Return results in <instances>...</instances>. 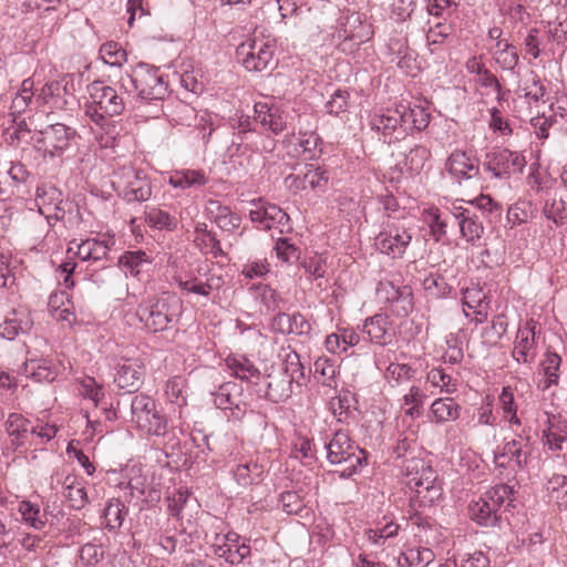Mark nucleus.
I'll return each mask as SVG.
<instances>
[{
  "mask_svg": "<svg viewBox=\"0 0 567 567\" xmlns=\"http://www.w3.org/2000/svg\"><path fill=\"white\" fill-rule=\"evenodd\" d=\"M408 485L415 492L421 505L431 506L442 496V487L435 471L422 458L406 457L401 465Z\"/></svg>",
  "mask_w": 567,
  "mask_h": 567,
  "instance_id": "nucleus-1",
  "label": "nucleus"
},
{
  "mask_svg": "<svg viewBox=\"0 0 567 567\" xmlns=\"http://www.w3.org/2000/svg\"><path fill=\"white\" fill-rule=\"evenodd\" d=\"M118 84L124 92H136L141 99L147 101L163 100L167 94V83L159 70L146 63H140L131 73L122 75Z\"/></svg>",
  "mask_w": 567,
  "mask_h": 567,
  "instance_id": "nucleus-2",
  "label": "nucleus"
},
{
  "mask_svg": "<svg viewBox=\"0 0 567 567\" xmlns=\"http://www.w3.org/2000/svg\"><path fill=\"white\" fill-rule=\"evenodd\" d=\"M178 310V299L175 296L163 293L142 301L136 309L135 317L150 331L158 332L169 328L176 320Z\"/></svg>",
  "mask_w": 567,
  "mask_h": 567,
  "instance_id": "nucleus-3",
  "label": "nucleus"
},
{
  "mask_svg": "<svg viewBox=\"0 0 567 567\" xmlns=\"http://www.w3.org/2000/svg\"><path fill=\"white\" fill-rule=\"evenodd\" d=\"M514 487L507 484H497L489 488L477 501L468 506V515L482 526H494L498 520V511L502 506H509L513 502Z\"/></svg>",
  "mask_w": 567,
  "mask_h": 567,
  "instance_id": "nucleus-4",
  "label": "nucleus"
},
{
  "mask_svg": "<svg viewBox=\"0 0 567 567\" xmlns=\"http://www.w3.org/2000/svg\"><path fill=\"white\" fill-rule=\"evenodd\" d=\"M87 90L91 102L85 106V115L93 123H102L103 118L114 117L124 111L125 102L115 89L95 81Z\"/></svg>",
  "mask_w": 567,
  "mask_h": 567,
  "instance_id": "nucleus-5",
  "label": "nucleus"
},
{
  "mask_svg": "<svg viewBox=\"0 0 567 567\" xmlns=\"http://www.w3.org/2000/svg\"><path fill=\"white\" fill-rule=\"evenodd\" d=\"M327 458L331 464H348L341 477H350L365 461V452L350 439L347 432L337 431L326 444Z\"/></svg>",
  "mask_w": 567,
  "mask_h": 567,
  "instance_id": "nucleus-6",
  "label": "nucleus"
},
{
  "mask_svg": "<svg viewBox=\"0 0 567 567\" xmlns=\"http://www.w3.org/2000/svg\"><path fill=\"white\" fill-rule=\"evenodd\" d=\"M112 185L127 202H145L152 195L151 183L142 169L125 165L114 172Z\"/></svg>",
  "mask_w": 567,
  "mask_h": 567,
  "instance_id": "nucleus-7",
  "label": "nucleus"
},
{
  "mask_svg": "<svg viewBox=\"0 0 567 567\" xmlns=\"http://www.w3.org/2000/svg\"><path fill=\"white\" fill-rule=\"evenodd\" d=\"M78 136L76 130L63 123H55L38 131L32 136L34 146L44 155L61 156Z\"/></svg>",
  "mask_w": 567,
  "mask_h": 567,
  "instance_id": "nucleus-8",
  "label": "nucleus"
},
{
  "mask_svg": "<svg viewBox=\"0 0 567 567\" xmlns=\"http://www.w3.org/2000/svg\"><path fill=\"white\" fill-rule=\"evenodd\" d=\"M249 218L260 230L278 229L280 234H285L291 229L289 215L278 205L261 198L251 202Z\"/></svg>",
  "mask_w": 567,
  "mask_h": 567,
  "instance_id": "nucleus-9",
  "label": "nucleus"
},
{
  "mask_svg": "<svg viewBox=\"0 0 567 567\" xmlns=\"http://www.w3.org/2000/svg\"><path fill=\"white\" fill-rule=\"evenodd\" d=\"M237 54L241 58L246 70L261 72L274 60V43L264 38L254 37L238 47Z\"/></svg>",
  "mask_w": 567,
  "mask_h": 567,
  "instance_id": "nucleus-10",
  "label": "nucleus"
},
{
  "mask_svg": "<svg viewBox=\"0 0 567 567\" xmlns=\"http://www.w3.org/2000/svg\"><path fill=\"white\" fill-rule=\"evenodd\" d=\"M539 333L540 326L534 319L526 320L518 327L512 351V357L517 363L528 365L534 363L538 352L537 336Z\"/></svg>",
  "mask_w": 567,
  "mask_h": 567,
  "instance_id": "nucleus-11",
  "label": "nucleus"
},
{
  "mask_svg": "<svg viewBox=\"0 0 567 567\" xmlns=\"http://www.w3.org/2000/svg\"><path fill=\"white\" fill-rule=\"evenodd\" d=\"M210 546L214 555L230 565H239L250 555V546L235 532L216 533Z\"/></svg>",
  "mask_w": 567,
  "mask_h": 567,
  "instance_id": "nucleus-12",
  "label": "nucleus"
},
{
  "mask_svg": "<svg viewBox=\"0 0 567 567\" xmlns=\"http://www.w3.org/2000/svg\"><path fill=\"white\" fill-rule=\"evenodd\" d=\"M377 295L388 305L390 312L399 318L408 317L413 310V293L409 286H395L391 281H381Z\"/></svg>",
  "mask_w": 567,
  "mask_h": 567,
  "instance_id": "nucleus-13",
  "label": "nucleus"
},
{
  "mask_svg": "<svg viewBox=\"0 0 567 567\" xmlns=\"http://www.w3.org/2000/svg\"><path fill=\"white\" fill-rule=\"evenodd\" d=\"M217 409L228 411L229 416L240 420L247 412L248 402L241 384L233 381L225 382L212 393Z\"/></svg>",
  "mask_w": 567,
  "mask_h": 567,
  "instance_id": "nucleus-14",
  "label": "nucleus"
},
{
  "mask_svg": "<svg viewBox=\"0 0 567 567\" xmlns=\"http://www.w3.org/2000/svg\"><path fill=\"white\" fill-rule=\"evenodd\" d=\"M532 451L530 439L527 435L518 434L506 441L502 449L494 454V462L497 466L509 467L514 465L518 470L527 466Z\"/></svg>",
  "mask_w": 567,
  "mask_h": 567,
  "instance_id": "nucleus-15",
  "label": "nucleus"
},
{
  "mask_svg": "<svg viewBox=\"0 0 567 567\" xmlns=\"http://www.w3.org/2000/svg\"><path fill=\"white\" fill-rule=\"evenodd\" d=\"M72 86L73 83L66 76L50 81L42 86L35 102L51 110H66L75 103Z\"/></svg>",
  "mask_w": 567,
  "mask_h": 567,
  "instance_id": "nucleus-16",
  "label": "nucleus"
},
{
  "mask_svg": "<svg viewBox=\"0 0 567 567\" xmlns=\"http://www.w3.org/2000/svg\"><path fill=\"white\" fill-rule=\"evenodd\" d=\"M525 164V158L519 153L499 148L486 155L484 168L495 178H505L513 173H520Z\"/></svg>",
  "mask_w": 567,
  "mask_h": 567,
  "instance_id": "nucleus-17",
  "label": "nucleus"
},
{
  "mask_svg": "<svg viewBox=\"0 0 567 567\" xmlns=\"http://www.w3.org/2000/svg\"><path fill=\"white\" fill-rule=\"evenodd\" d=\"M328 179L329 176L324 169L308 164L303 168L286 176L285 186L291 193L298 194L309 189H323L328 184Z\"/></svg>",
  "mask_w": 567,
  "mask_h": 567,
  "instance_id": "nucleus-18",
  "label": "nucleus"
},
{
  "mask_svg": "<svg viewBox=\"0 0 567 567\" xmlns=\"http://www.w3.org/2000/svg\"><path fill=\"white\" fill-rule=\"evenodd\" d=\"M412 239L404 227L388 223L384 229L375 237L377 249L392 258H400L405 252Z\"/></svg>",
  "mask_w": 567,
  "mask_h": 567,
  "instance_id": "nucleus-19",
  "label": "nucleus"
},
{
  "mask_svg": "<svg viewBox=\"0 0 567 567\" xmlns=\"http://www.w3.org/2000/svg\"><path fill=\"white\" fill-rule=\"evenodd\" d=\"M64 204L62 193L54 186L42 185L37 188L35 206L50 226L64 218Z\"/></svg>",
  "mask_w": 567,
  "mask_h": 567,
  "instance_id": "nucleus-20",
  "label": "nucleus"
},
{
  "mask_svg": "<svg viewBox=\"0 0 567 567\" xmlns=\"http://www.w3.org/2000/svg\"><path fill=\"white\" fill-rule=\"evenodd\" d=\"M145 368L138 359H122L116 365L115 384L126 392L137 391L144 381Z\"/></svg>",
  "mask_w": 567,
  "mask_h": 567,
  "instance_id": "nucleus-21",
  "label": "nucleus"
},
{
  "mask_svg": "<svg viewBox=\"0 0 567 567\" xmlns=\"http://www.w3.org/2000/svg\"><path fill=\"white\" fill-rule=\"evenodd\" d=\"M464 315L476 323H483L488 318L489 302L486 293L477 285H471L462 291Z\"/></svg>",
  "mask_w": 567,
  "mask_h": 567,
  "instance_id": "nucleus-22",
  "label": "nucleus"
},
{
  "mask_svg": "<svg viewBox=\"0 0 567 567\" xmlns=\"http://www.w3.org/2000/svg\"><path fill=\"white\" fill-rule=\"evenodd\" d=\"M74 254L83 261L97 262L107 258L111 247L114 245V238L107 237L100 239L97 237L87 238L81 243L72 241L69 247V252L74 250Z\"/></svg>",
  "mask_w": 567,
  "mask_h": 567,
  "instance_id": "nucleus-23",
  "label": "nucleus"
},
{
  "mask_svg": "<svg viewBox=\"0 0 567 567\" xmlns=\"http://www.w3.org/2000/svg\"><path fill=\"white\" fill-rule=\"evenodd\" d=\"M445 168L454 178L471 179L478 175L480 162L474 155L455 150L447 157Z\"/></svg>",
  "mask_w": 567,
  "mask_h": 567,
  "instance_id": "nucleus-24",
  "label": "nucleus"
},
{
  "mask_svg": "<svg viewBox=\"0 0 567 567\" xmlns=\"http://www.w3.org/2000/svg\"><path fill=\"white\" fill-rule=\"evenodd\" d=\"M363 332L369 336L372 343L381 347L390 344L396 336V329L386 313H377L368 318L363 324Z\"/></svg>",
  "mask_w": 567,
  "mask_h": 567,
  "instance_id": "nucleus-25",
  "label": "nucleus"
},
{
  "mask_svg": "<svg viewBox=\"0 0 567 567\" xmlns=\"http://www.w3.org/2000/svg\"><path fill=\"white\" fill-rule=\"evenodd\" d=\"M255 121L274 134L289 126V114L276 105L259 102L255 104Z\"/></svg>",
  "mask_w": 567,
  "mask_h": 567,
  "instance_id": "nucleus-26",
  "label": "nucleus"
},
{
  "mask_svg": "<svg viewBox=\"0 0 567 567\" xmlns=\"http://www.w3.org/2000/svg\"><path fill=\"white\" fill-rule=\"evenodd\" d=\"M285 143L288 148H291V152L305 161H311L321 153V140L315 131H300L298 136L287 137Z\"/></svg>",
  "mask_w": 567,
  "mask_h": 567,
  "instance_id": "nucleus-27",
  "label": "nucleus"
},
{
  "mask_svg": "<svg viewBox=\"0 0 567 567\" xmlns=\"http://www.w3.org/2000/svg\"><path fill=\"white\" fill-rule=\"evenodd\" d=\"M405 105L400 104L393 109H386L383 113L372 118L371 126L384 136L393 134L396 130L408 124Z\"/></svg>",
  "mask_w": 567,
  "mask_h": 567,
  "instance_id": "nucleus-28",
  "label": "nucleus"
},
{
  "mask_svg": "<svg viewBox=\"0 0 567 567\" xmlns=\"http://www.w3.org/2000/svg\"><path fill=\"white\" fill-rule=\"evenodd\" d=\"M60 372V365L47 358L27 359L22 365V373L37 382H52Z\"/></svg>",
  "mask_w": 567,
  "mask_h": 567,
  "instance_id": "nucleus-29",
  "label": "nucleus"
},
{
  "mask_svg": "<svg viewBox=\"0 0 567 567\" xmlns=\"http://www.w3.org/2000/svg\"><path fill=\"white\" fill-rule=\"evenodd\" d=\"M462 406L451 396L435 399L429 409V421L444 424L456 421L461 415Z\"/></svg>",
  "mask_w": 567,
  "mask_h": 567,
  "instance_id": "nucleus-30",
  "label": "nucleus"
},
{
  "mask_svg": "<svg viewBox=\"0 0 567 567\" xmlns=\"http://www.w3.org/2000/svg\"><path fill=\"white\" fill-rule=\"evenodd\" d=\"M391 351H382L375 354V365L379 370H385V379L391 386L399 385L403 382L409 381L413 375V370L405 363H390L386 365L390 359Z\"/></svg>",
  "mask_w": 567,
  "mask_h": 567,
  "instance_id": "nucleus-31",
  "label": "nucleus"
},
{
  "mask_svg": "<svg viewBox=\"0 0 567 567\" xmlns=\"http://www.w3.org/2000/svg\"><path fill=\"white\" fill-rule=\"evenodd\" d=\"M32 324V318L27 309H14L0 324V334L8 340H13L19 333L29 331Z\"/></svg>",
  "mask_w": 567,
  "mask_h": 567,
  "instance_id": "nucleus-32",
  "label": "nucleus"
},
{
  "mask_svg": "<svg viewBox=\"0 0 567 567\" xmlns=\"http://www.w3.org/2000/svg\"><path fill=\"white\" fill-rule=\"evenodd\" d=\"M272 328L284 334L305 336L311 331L310 322L299 312L293 315L278 313L272 320Z\"/></svg>",
  "mask_w": 567,
  "mask_h": 567,
  "instance_id": "nucleus-33",
  "label": "nucleus"
},
{
  "mask_svg": "<svg viewBox=\"0 0 567 567\" xmlns=\"http://www.w3.org/2000/svg\"><path fill=\"white\" fill-rule=\"evenodd\" d=\"M4 429L13 450H19L25 445L31 429L30 421L24 415L17 412L10 413L4 423Z\"/></svg>",
  "mask_w": 567,
  "mask_h": 567,
  "instance_id": "nucleus-34",
  "label": "nucleus"
},
{
  "mask_svg": "<svg viewBox=\"0 0 567 567\" xmlns=\"http://www.w3.org/2000/svg\"><path fill=\"white\" fill-rule=\"evenodd\" d=\"M225 364L235 378L243 381L257 383L260 378L258 368L244 355H228L225 359Z\"/></svg>",
  "mask_w": 567,
  "mask_h": 567,
  "instance_id": "nucleus-35",
  "label": "nucleus"
},
{
  "mask_svg": "<svg viewBox=\"0 0 567 567\" xmlns=\"http://www.w3.org/2000/svg\"><path fill=\"white\" fill-rule=\"evenodd\" d=\"M292 381L281 372L270 373L266 382V398L272 402L285 401L292 393Z\"/></svg>",
  "mask_w": 567,
  "mask_h": 567,
  "instance_id": "nucleus-36",
  "label": "nucleus"
},
{
  "mask_svg": "<svg viewBox=\"0 0 567 567\" xmlns=\"http://www.w3.org/2000/svg\"><path fill=\"white\" fill-rule=\"evenodd\" d=\"M168 183L174 188L200 187L208 183V177L202 169H179L171 174Z\"/></svg>",
  "mask_w": 567,
  "mask_h": 567,
  "instance_id": "nucleus-37",
  "label": "nucleus"
},
{
  "mask_svg": "<svg viewBox=\"0 0 567 567\" xmlns=\"http://www.w3.org/2000/svg\"><path fill=\"white\" fill-rule=\"evenodd\" d=\"M560 364L561 358L556 352L549 350L545 352L539 364V373L543 375L539 386L543 391L558 383Z\"/></svg>",
  "mask_w": 567,
  "mask_h": 567,
  "instance_id": "nucleus-38",
  "label": "nucleus"
},
{
  "mask_svg": "<svg viewBox=\"0 0 567 567\" xmlns=\"http://www.w3.org/2000/svg\"><path fill=\"white\" fill-rule=\"evenodd\" d=\"M207 210L213 216L217 226L223 230L233 231L240 226V217L231 212L228 206L220 205L216 200H210Z\"/></svg>",
  "mask_w": 567,
  "mask_h": 567,
  "instance_id": "nucleus-39",
  "label": "nucleus"
},
{
  "mask_svg": "<svg viewBox=\"0 0 567 567\" xmlns=\"http://www.w3.org/2000/svg\"><path fill=\"white\" fill-rule=\"evenodd\" d=\"M546 444L551 451L563 450V444L567 441V423L558 416L548 417V426L544 430Z\"/></svg>",
  "mask_w": 567,
  "mask_h": 567,
  "instance_id": "nucleus-40",
  "label": "nucleus"
},
{
  "mask_svg": "<svg viewBox=\"0 0 567 567\" xmlns=\"http://www.w3.org/2000/svg\"><path fill=\"white\" fill-rule=\"evenodd\" d=\"M151 264V257L142 250L125 251L118 259V265L132 277H137Z\"/></svg>",
  "mask_w": 567,
  "mask_h": 567,
  "instance_id": "nucleus-41",
  "label": "nucleus"
},
{
  "mask_svg": "<svg viewBox=\"0 0 567 567\" xmlns=\"http://www.w3.org/2000/svg\"><path fill=\"white\" fill-rule=\"evenodd\" d=\"M435 558L432 549L425 547L409 548L398 557L400 567H426Z\"/></svg>",
  "mask_w": 567,
  "mask_h": 567,
  "instance_id": "nucleus-42",
  "label": "nucleus"
},
{
  "mask_svg": "<svg viewBox=\"0 0 567 567\" xmlns=\"http://www.w3.org/2000/svg\"><path fill=\"white\" fill-rule=\"evenodd\" d=\"M494 59L504 70H514L518 64L516 48L507 40H498L495 44Z\"/></svg>",
  "mask_w": 567,
  "mask_h": 567,
  "instance_id": "nucleus-43",
  "label": "nucleus"
},
{
  "mask_svg": "<svg viewBox=\"0 0 567 567\" xmlns=\"http://www.w3.org/2000/svg\"><path fill=\"white\" fill-rule=\"evenodd\" d=\"M167 116L178 125H192L196 120V110L184 101H173L167 105Z\"/></svg>",
  "mask_w": 567,
  "mask_h": 567,
  "instance_id": "nucleus-44",
  "label": "nucleus"
},
{
  "mask_svg": "<svg viewBox=\"0 0 567 567\" xmlns=\"http://www.w3.org/2000/svg\"><path fill=\"white\" fill-rule=\"evenodd\" d=\"M549 501L559 508L567 509V477L564 475H554L546 484Z\"/></svg>",
  "mask_w": 567,
  "mask_h": 567,
  "instance_id": "nucleus-45",
  "label": "nucleus"
},
{
  "mask_svg": "<svg viewBox=\"0 0 567 567\" xmlns=\"http://www.w3.org/2000/svg\"><path fill=\"white\" fill-rule=\"evenodd\" d=\"M65 492L64 496L70 503V506L74 509L83 508L87 502L89 497L85 491V487L76 481L75 477L68 476L65 478Z\"/></svg>",
  "mask_w": 567,
  "mask_h": 567,
  "instance_id": "nucleus-46",
  "label": "nucleus"
},
{
  "mask_svg": "<svg viewBox=\"0 0 567 567\" xmlns=\"http://www.w3.org/2000/svg\"><path fill=\"white\" fill-rule=\"evenodd\" d=\"M127 507L118 498H112L104 509L105 527L114 530L122 526Z\"/></svg>",
  "mask_w": 567,
  "mask_h": 567,
  "instance_id": "nucleus-47",
  "label": "nucleus"
},
{
  "mask_svg": "<svg viewBox=\"0 0 567 567\" xmlns=\"http://www.w3.org/2000/svg\"><path fill=\"white\" fill-rule=\"evenodd\" d=\"M426 382L434 388H439L441 392L453 394L457 391V380L447 374L441 368H433L426 374Z\"/></svg>",
  "mask_w": 567,
  "mask_h": 567,
  "instance_id": "nucleus-48",
  "label": "nucleus"
},
{
  "mask_svg": "<svg viewBox=\"0 0 567 567\" xmlns=\"http://www.w3.org/2000/svg\"><path fill=\"white\" fill-rule=\"evenodd\" d=\"M417 8V0H392L389 17L396 23L410 21Z\"/></svg>",
  "mask_w": 567,
  "mask_h": 567,
  "instance_id": "nucleus-49",
  "label": "nucleus"
},
{
  "mask_svg": "<svg viewBox=\"0 0 567 567\" xmlns=\"http://www.w3.org/2000/svg\"><path fill=\"white\" fill-rule=\"evenodd\" d=\"M156 409L155 401L146 394H137L133 398L131 404L132 421L137 425L141 421L144 423L148 414Z\"/></svg>",
  "mask_w": 567,
  "mask_h": 567,
  "instance_id": "nucleus-50",
  "label": "nucleus"
},
{
  "mask_svg": "<svg viewBox=\"0 0 567 567\" xmlns=\"http://www.w3.org/2000/svg\"><path fill=\"white\" fill-rule=\"evenodd\" d=\"M100 56L105 64L111 66H122L126 60V51L121 47L120 43L114 41L105 42L100 48Z\"/></svg>",
  "mask_w": 567,
  "mask_h": 567,
  "instance_id": "nucleus-51",
  "label": "nucleus"
},
{
  "mask_svg": "<svg viewBox=\"0 0 567 567\" xmlns=\"http://www.w3.org/2000/svg\"><path fill=\"white\" fill-rule=\"evenodd\" d=\"M18 512L22 520L34 529H42L45 525V516L41 514L40 507L29 501L19 503Z\"/></svg>",
  "mask_w": 567,
  "mask_h": 567,
  "instance_id": "nucleus-52",
  "label": "nucleus"
},
{
  "mask_svg": "<svg viewBox=\"0 0 567 567\" xmlns=\"http://www.w3.org/2000/svg\"><path fill=\"white\" fill-rule=\"evenodd\" d=\"M337 368L332 360L328 358H318L315 362V377L326 386L337 388L336 381Z\"/></svg>",
  "mask_w": 567,
  "mask_h": 567,
  "instance_id": "nucleus-53",
  "label": "nucleus"
},
{
  "mask_svg": "<svg viewBox=\"0 0 567 567\" xmlns=\"http://www.w3.org/2000/svg\"><path fill=\"white\" fill-rule=\"evenodd\" d=\"M498 402L504 420L511 425H520V420L517 416V404L515 403L514 393L509 386L503 388L498 396Z\"/></svg>",
  "mask_w": 567,
  "mask_h": 567,
  "instance_id": "nucleus-54",
  "label": "nucleus"
},
{
  "mask_svg": "<svg viewBox=\"0 0 567 567\" xmlns=\"http://www.w3.org/2000/svg\"><path fill=\"white\" fill-rule=\"evenodd\" d=\"M136 426L150 435L164 436L167 433L168 423L166 417L155 409L144 423L141 421Z\"/></svg>",
  "mask_w": 567,
  "mask_h": 567,
  "instance_id": "nucleus-55",
  "label": "nucleus"
},
{
  "mask_svg": "<svg viewBox=\"0 0 567 567\" xmlns=\"http://www.w3.org/2000/svg\"><path fill=\"white\" fill-rule=\"evenodd\" d=\"M288 375L292 382L299 383L305 378V368L299 354L295 350H288L284 358L282 369L279 371Z\"/></svg>",
  "mask_w": 567,
  "mask_h": 567,
  "instance_id": "nucleus-56",
  "label": "nucleus"
},
{
  "mask_svg": "<svg viewBox=\"0 0 567 567\" xmlns=\"http://www.w3.org/2000/svg\"><path fill=\"white\" fill-rule=\"evenodd\" d=\"M425 398V393L419 386H411L409 392L403 396L404 405L408 406L405 414L411 419L420 417L423 412Z\"/></svg>",
  "mask_w": 567,
  "mask_h": 567,
  "instance_id": "nucleus-57",
  "label": "nucleus"
},
{
  "mask_svg": "<svg viewBox=\"0 0 567 567\" xmlns=\"http://www.w3.org/2000/svg\"><path fill=\"white\" fill-rule=\"evenodd\" d=\"M186 388V380L183 377H174L166 382L165 395L167 400L183 408L187 404L186 395L184 394Z\"/></svg>",
  "mask_w": 567,
  "mask_h": 567,
  "instance_id": "nucleus-58",
  "label": "nucleus"
},
{
  "mask_svg": "<svg viewBox=\"0 0 567 567\" xmlns=\"http://www.w3.org/2000/svg\"><path fill=\"white\" fill-rule=\"evenodd\" d=\"M430 156L431 152L427 147L416 145L405 156L404 165L411 173L417 174L423 169Z\"/></svg>",
  "mask_w": 567,
  "mask_h": 567,
  "instance_id": "nucleus-59",
  "label": "nucleus"
},
{
  "mask_svg": "<svg viewBox=\"0 0 567 567\" xmlns=\"http://www.w3.org/2000/svg\"><path fill=\"white\" fill-rule=\"evenodd\" d=\"M78 391L83 398L91 400L94 406H97L105 395L103 386L91 377H85L79 381Z\"/></svg>",
  "mask_w": 567,
  "mask_h": 567,
  "instance_id": "nucleus-60",
  "label": "nucleus"
},
{
  "mask_svg": "<svg viewBox=\"0 0 567 567\" xmlns=\"http://www.w3.org/2000/svg\"><path fill=\"white\" fill-rule=\"evenodd\" d=\"M33 81L25 79L22 82L21 90L18 92L11 103L12 114H20L25 111L33 99Z\"/></svg>",
  "mask_w": 567,
  "mask_h": 567,
  "instance_id": "nucleus-61",
  "label": "nucleus"
},
{
  "mask_svg": "<svg viewBox=\"0 0 567 567\" xmlns=\"http://www.w3.org/2000/svg\"><path fill=\"white\" fill-rule=\"evenodd\" d=\"M175 281L178 287L188 293H195L199 296L207 297L213 290V286L209 281H200L195 277L183 278L182 276H175Z\"/></svg>",
  "mask_w": 567,
  "mask_h": 567,
  "instance_id": "nucleus-62",
  "label": "nucleus"
},
{
  "mask_svg": "<svg viewBox=\"0 0 567 567\" xmlns=\"http://www.w3.org/2000/svg\"><path fill=\"white\" fill-rule=\"evenodd\" d=\"M262 473L261 466L255 462L238 464L234 470V477L241 486H248L254 483Z\"/></svg>",
  "mask_w": 567,
  "mask_h": 567,
  "instance_id": "nucleus-63",
  "label": "nucleus"
},
{
  "mask_svg": "<svg viewBox=\"0 0 567 567\" xmlns=\"http://www.w3.org/2000/svg\"><path fill=\"white\" fill-rule=\"evenodd\" d=\"M532 216V206L527 202H516L507 209V223L511 227L525 224Z\"/></svg>",
  "mask_w": 567,
  "mask_h": 567,
  "instance_id": "nucleus-64",
  "label": "nucleus"
}]
</instances>
